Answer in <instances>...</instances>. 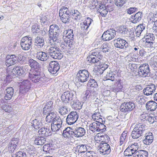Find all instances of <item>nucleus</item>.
<instances>
[{"mask_svg":"<svg viewBox=\"0 0 157 157\" xmlns=\"http://www.w3.org/2000/svg\"><path fill=\"white\" fill-rule=\"evenodd\" d=\"M73 31L71 29H68L64 31L63 33V38L64 42V46L68 47L71 50H74L75 47V42L74 41Z\"/></svg>","mask_w":157,"mask_h":157,"instance_id":"nucleus-1","label":"nucleus"},{"mask_svg":"<svg viewBox=\"0 0 157 157\" xmlns=\"http://www.w3.org/2000/svg\"><path fill=\"white\" fill-rule=\"evenodd\" d=\"M155 36L153 33H147L141 42L143 41L142 44L144 47L150 48L151 50H153L156 45L155 41Z\"/></svg>","mask_w":157,"mask_h":157,"instance_id":"nucleus-2","label":"nucleus"},{"mask_svg":"<svg viewBox=\"0 0 157 157\" xmlns=\"http://www.w3.org/2000/svg\"><path fill=\"white\" fill-rule=\"evenodd\" d=\"M28 70V66L15 67L12 69L10 74L7 75L6 78L8 79L9 78H14V76H24Z\"/></svg>","mask_w":157,"mask_h":157,"instance_id":"nucleus-3","label":"nucleus"},{"mask_svg":"<svg viewBox=\"0 0 157 157\" xmlns=\"http://www.w3.org/2000/svg\"><path fill=\"white\" fill-rule=\"evenodd\" d=\"M60 31L58 25L53 24L50 26L48 35L49 42L50 43H52L51 41L54 42L58 40L57 38L58 37Z\"/></svg>","mask_w":157,"mask_h":157,"instance_id":"nucleus-4","label":"nucleus"},{"mask_svg":"<svg viewBox=\"0 0 157 157\" xmlns=\"http://www.w3.org/2000/svg\"><path fill=\"white\" fill-rule=\"evenodd\" d=\"M103 57L101 51L97 48L92 51L91 54L86 59L90 63H95L100 62Z\"/></svg>","mask_w":157,"mask_h":157,"instance_id":"nucleus-5","label":"nucleus"},{"mask_svg":"<svg viewBox=\"0 0 157 157\" xmlns=\"http://www.w3.org/2000/svg\"><path fill=\"white\" fill-rule=\"evenodd\" d=\"M59 15L62 21L64 24H68L71 21V11L67 7L63 6L59 10Z\"/></svg>","mask_w":157,"mask_h":157,"instance_id":"nucleus-6","label":"nucleus"},{"mask_svg":"<svg viewBox=\"0 0 157 157\" xmlns=\"http://www.w3.org/2000/svg\"><path fill=\"white\" fill-rule=\"evenodd\" d=\"M146 128V125L142 123H140L136 125L132 133V138L136 139L142 136L143 132L145 130Z\"/></svg>","mask_w":157,"mask_h":157,"instance_id":"nucleus-7","label":"nucleus"},{"mask_svg":"<svg viewBox=\"0 0 157 157\" xmlns=\"http://www.w3.org/2000/svg\"><path fill=\"white\" fill-rule=\"evenodd\" d=\"M138 68L137 73L139 77L145 78L150 76L151 73L149 66L147 63L140 64Z\"/></svg>","mask_w":157,"mask_h":157,"instance_id":"nucleus-8","label":"nucleus"},{"mask_svg":"<svg viewBox=\"0 0 157 157\" xmlns=\"http://www.w3.org/2000/svg\"><path fill=\"white\" fill-rule=\"evenodd\" d=\"M48 51L50 56L54 59H60L63 58L60 50L56 46L50 47Z\"/></svg>","mask_w":157,"mask_h":157,"instance_id":"nucleus-9","label":"nucleus"},{"mask_svg":"<svg viewBox=\"0 0 157 157\" xmlns=\"http://www.w3.org/2000/svg\"><path fill=\"white\" fill-rule=\"evenodd\" d=\"M115 47L125 49L128 51L129 50L130 45L128 43L123 39L119 38L114 40Z\"/></svg>","mask_w":157,"mask_h":157,"instance_id":"nucleus-10","label":"nucleus"},{"mask_svg":"<svg viewBox=\"0 0 157 157\" xmlns=\"http://www.w3.org/2000/svg\"><path fill=\"white\" fill-rule=\"evenodd\" d=\"M116 35V32L113 29H110L105 32L101 38L104 41H109L113 39Z\"/></svg>","mask_w":157,"mask_h":157,"instance_id":"nucleus-11","label":"nucleus"},{"mask_svg":"<svg viewBox=\"0 0 157 157\" xmlns=\"http://www.w3.org/2000/svg\"><path fill=\"white\" fill-rule=\"evenodd\" d=\"M89 73L88 71L84 69L79 71L77 74V78L79 81L83 83L89 79Z\"/></svg>","mask_w":157,"mask_h":157,"instance_id":"nucleus-12","label":"nucleus"},{"mask_svg":"<svg viewBox=\"0 0 157 157\" xmlns=\"http://www.w3.org/2000/svg\"><path fill=\"white\" fill-rule=\"evenodd\" d=\"M76 97L72 91H67L64 92L62 94L61 99L63 103L66 104L71 102Z\"/></svg>","mask_w":157,"mask_h":157,"instance_id":"nucleus-13","label":"nucleus"},{"mask_svg":"<svg viewBox=\"0 0 157 157\" xmlns=\"http://www.w3.org/2000/svg\"><path fill=\"white\" fill-rule=\"evenodd\" d=\"M135 107V104L132 102H124L121 105L120 109L121 111L127 113L132 111Z\"/></svg>","mask_w":157,"mask_h":157,"instance_id":"nucleus-14","label":"nucleus"},{"mask_svg":"<svg viewBox=\"0 0 157 157\" xmlns=\"http://www.w3.org/2000/svg\"><path fill=\"white\" fill-rule=\"evenodd\" d=\"M78 117V115L77 112H71L67 117L66 122L68 124H72L77 121Z\"/></svg>","mask_w":157,"mask_h":157,"instance_id":"nucleus-15","label":"nucleus"},{"mask_svg":"<svg viewBox=\"0 0 157 157\" xmlns=\"http://www.w3.org/2000/svg\"><path fill=\"white\" fill-rule=\"evenodd\" d=\"M31 88V83L28 80H24L20 85V93L24 94L28 92Z\"/></svg>","mask_w":157,"mask_h":157,"instance_id":"nucleus-16","label":"nucleus"},{"mask_svg":"<svg viewBox=\"0 0 157 157\" xmlns=\"http://www.w3.org/2000/svg\"><path fill=\"white\" fill-rule=\"evenodd\" d=\"M59 69V64L58 62L53 61L50 62L48 71L51 74L54 75L56 74Z\"/></svg>","mask_w":157,"mask_h":157,"instance_id":"nucleus-17","label":"nucleus"},{"mask_svg":"<svg viewBox=\"0 0 157 157\" xmlns=\"http://www.w3.org/2000/svg\"><path fill=\"white\" fill-rule=\"evenodd\" d=\"M72 130H74L75 137H81L83 136L86 133V130L83 128L74 126L72 127Z\"/></svg>","mask_w":157,"mask_h":157,"instance_id":"nucleus-18","label":"nucleus"},{"mask_svg":"<svg viewBox=\"0 0 157 157\" xmlns=\"http://www.w3.org/2000/svg\"><path fill=\"white\" fill-rule=\"evenodd\" d=\"M155 90V85L151 83L146 86V87L144 89L143 92L144 94L147 96H148L151 95L154 93Z\"/></svg>","mask_w":157,"mask_h":157,"instance_id":"nucleus-19","label":"nucleus"},{"mask_svg":"<svg viewBox=\"0 0 157 157\" xmlns=\"http://www.w3.org/2000/svg\"><path fill=\"white\" fill-rule=\"evenodd\" d=\"M17 59L16 56L14 55L8 56L6 60V66L9 67L17 63Z\"/></svg>","mask_w":157,"mask_h":157,"instance_id":"nucleus-20","label":"nucleus"},{"mask_svg":"<svg viewBox=\"0 0 157 157\" xmlns=\"http://www.w3.org/2000/svg\"><path fill=\"white\" fill-rule=\"evenodd\" d=\"M100 151L104 154H109L111 151L110 146L107 143H101L99 146Z\"/></svg>","mask_w":157,"mask_h":157,"instance_id":"nucleus-21","label":"nucleus"},{"mask_svg":"<svg viewBox=\"0 0 157 157\" xmlns=\"http://www.w3.org/2000/svg\"><path fill=\"white\" fill-rule=\"evenodd\" d=\"M74 130H72V127L67 128L63 131V136L65 137L68 138H74L75 137V133Z\"/></svg>","mask_w":157,"mask_h":157,"instance_id":"nucleus-22","label":"nucleus"},{"mask_svg":"<svg viewBox=\"0 0 157 157\" xmlns=\"http://www.w3.org/2000/svg\"><path fill=\"white\" fill-rule=\"evenodd\" d=\"M85 95L86 99H88L89 101H91L93 102L94 101H96L95 99H98V98H96L97 94L95 91L90 92L89 91L87 90L86 91Z\"/></svg>","mask_w":157,"mask_h":157,"instance_id":"nucleus-23","label":"nucleus"},{"mask_svg":"<svg viewBox=\"0 0 157 157\" xmlns=\"http://www.w3.org/2000/svg\"><path fill=\"white\" fill-rule=\"evenodd\" d=\"M49 57L48 54L43 52H37L36 55V59L42 61H46Z\"/></svg>","mask_w":157,"mask_h":157,"instance_id":"nucleus-24","label":"nucleus"},{"mask_svg":"<svg viewBox=\"0 0 157 157\" xmlns=\"http://www.w3.org/2000/svg\"><path fill=\"white\" fill-rule=\"evenodd\" d=\"M72 107L76 109H82V105L76 97L71 102Z\"/></svg>","mask_w":157,"mask_h":157,"instance_id":"nucleus-25","label":"nucleus"},{"mask_svg":"<svg viewBox=\"0 0 157 157\" xmlns=\"http://www.w3.org/2000/svg\"><path fill=\"white\" fill-rule=\"evenodd\" d=\"M13 87H8L5 91V94L4 96L5 99L6 100H9L11 99L13 95Z\"/></svg>","mask_w":157,"mask_h":157,"instance_id":"nucleus-26","label":"nucleus"},{"mask_svg":"<svg viewBox=\"0 0 157 157\" xmlns=\"http://www.w3.org/2000/svg\"><path fill=\"white\" fill-rule=\"evenodd\" d=\"M130 29L124 26H120L117 30V32L124 36H127L130 34Z\"/></svg>","mask_w":157,"mask_h":157,"instance_id":"nucleus-27","label":"nucleus"},{"mask_svg":"<svg viewBox=\"0 0 157 157\" xmlns=\"http://www.w3.org/2000/svg\"><path fill=\"white\" fill-rule=\"evenodd\" d=\"M52 102L51 101H49L46 104L43 109V114L48 115L50 113V112L52 109Z\"/></svg>","mask_w":157,"mask_h":157,"instance_id":"nucleus-28","label":"nucleus"},{"mask_svg":"<svg viewBox=\"0 0 157 157\" xmlns=\"http://www.w3.org/2000/svg\"><path fill=\"white\" fill-rule=\"evenodd\" d=\"M120 74L118 73L117 71L112 72V71H109V73L107 72L106 76V78L107 80H110L112 81H114L115 78L119 76Z\"/></svg>","mask_w":157,"mask_h":157,"instance_id":"nucleus-29","label":"nucleus"},{"mask_svg":"<svg viewBox=\"0 0 157 157\" xmlns=\"http://www.w3.org/2000/svg\"><path fill=\"white\" fill-rule=\"evenodd\" d=\"M35 44L39 48H43L45 44L44 38L41 36H37L35 39Z\"/></svg>","mask_w":157,"mask_h":157,"instance_id":"nucleus-30","label":"nucleus"},{"mask_svg":"<svg viewBox=\"0 0 157 157\" xmlns=\"http://www.w3.org/2000/svg\"><path fill=\"white\" fill-rule=\"evenodd\" d=\"M146 107L148 110L154 111L157 108V103L153 101H149L147 103Z\"/></svg>","mask_w":157,"mask_h":157,"instance_id":"nucleus-31","label":"nucleus"},{"mask_svg":"<svg viewBox=\"0 0 157 157\" xmlns=\"http://www.w3.org/2000/svg\"><path fill=\"white\" fill-rule=\"evenodd\" d=\"M132 16V18L133 19L132 21V22L134 23H136L141 20L143 16L142 13L138 12L134 16Z\"/></svg>","mask_w":157,"mask_h":157,"instance_id":"nucleus-32","label":"nucleus"},{"mask_svg":"<svg viewBox=\"0 0 157 157\" xmlns=\"http://www.w3.org/2000/svg\"><path fill=\"white\" fill-rule=\"evenodd\" d=\"M49 131V129L43 127L39 130L38 132L40 135L41 136L44 137V136H49L50 135V132Z\"/></svg>","mask_w":157,"mask_h":157,"instance_id":"nucleus-33","label":"nucleus"},{"mask_svg":"<svg viewBox=\"0 0 157 157\" xmlns=\"http://www.w3.org/2000/svg\"><path fill=\"white\" fill-rule=\"evenodd\" d=\"M28 64L32 69H40V65L36 61L33 59H30L28 61Z\"/></svg>","mask_w":157,"mask_h":157,"instance_id":"nucleus-34","label":"nucleus"},{"mask_svg":"<svg viewBox=\"0 0 157 157\" xmlns=\"http://www.w3.org/2000/svg\"><path fill=\"white\" fill-rule=\"evenodd\" d=\"M99 8L98 10L103 17H105L108 13V11L106 9V6L102 4L99 5L98 7Z\"/></svg>","mask_w":157,"mask_h":157,"instance_id":"nucleus-35","label":"nucleus"},{"mask_svg":"<svg viewBox=\"0 0 157 157\" xmlns=\"http://www.w3.org/2000/svg\"><path fill=\"white\" fill-rule=\"evenodd\" d=\"M152 133H149L148 135L145 136V139L143 140L144 143L146 145H149L153 141V137Z\"/></svg>","mask_w":157,"mask_h":157,"instance_id":"nucleus-36","label":"nucleus"},{"mask_svg":"<svg viewBox=\"0 0 157 157\" xmlns=\"http://www.w3.org/2000/svg\"><path fill=\"white\" fill-rule=\"evenodd\" d=\"M45 138L43 136H38L36 137L34 141V143L37 145H41L44 144L46 141Z\"/></svg>","mask_w":157,"mask_h":157,"instance_id":"nucleus-37","label":"nucleus"},{"mask_svg":"<svg viewBox=\"0 0 157 157\" xmlns=\"http://www.w3.org/2000/svg\"><path fill=\"white\" fill-rule=\"evenodd\" d=\"M71 11V14L73 16V18L75 20H79L81 18V13L77 10H74Z\"/></svg>","mask_w":157,"mask_h":157,"instance_id":"nucleus-38","label":"nucleus"},{"mask_svg":"<svg viewBox=\"0 0 157 157\" xmlns=\"http://www.w3.org/2000/svg\"><path fill=\"white\" fill-rule=\"evenodd\" d=\"M29 78L35 83H40L42 81V78L40 75L29 77Z\"/></svg>","mask_w":157,"mask_h":157,"instance_id":"nucleus-39","label":"nucleus"},{"mask_svg":"<svg viewBox=\"0 0 157 157\" xmlns=\"http://www.w3.org/2000/svg\"><path fill=\"white\" fill-rule=\"evenodd\" d=\"M32 45V37L31 36H26L23 37L21 40L20 43Z\"/></svg>","mask_w":157,"mask_h":157,"instance_id":"nucleus-40","label":"nucleus"},{"mask_svg":"<svg viewBox=\"0 0 157 157\" xmlns=\"http://www.w3.org/2000/svg\"><path fill=\"white\" fill-rule=\"evenodd\" d=\"M89 147L85 144L79 145L77 147L78 152L79 153H84L86 152L88 148Z\"/></svg>","mask_w":157,"mask_h":157,"instance_id":"nucleus-41","label":"nucleus"},{"mask_svg":"<svg viewBox=\"0 0 157 157\" xmlns=\"http://www.w3.org/2000/svg\"><path fill=\"white\" fill-rule=\"evenodd\" d=\"M56 115L54 112L48 113L46 117V121L48 123H53Z\"/></svg>","mask_w":157,"mask_h":157,"instance_id":"nucleus-42","label":"nucleus"},{"mask_svg":"<svg viewBox=\"0 0 157 157\" xmlns=\"http://www.w3.org/2000/svg\"><path fill=\"white\" fill-rule=\"evenodd\" d=\"M145 26L143 25H138L135 29L136 36L139 37L141 34V33L144 29Z\"/></svg>","mask_w":157,"mask_h":157,"instance_id":"nucleus-43","label":"nucleus"},{"mask_svg":"<svg viewBox=\"0 0 157 157\" xmlns=\"http://www.w3.org/2000/svg\"><path fill=\"white\" fill-rule=\"evenodd\" d=\"M32 126L35 129H38L43 125L42 123L40 120L35 119L33 121Z\"/></svg>","mask_w":157,"mask_h":157,"instance_id":"nucleus-44","label":"nucleus"},{"mask_svg":"<svg viewBox=\"0 0 157 157\" xmlns=\"http://www.w3.org/2000/svg\"><path fill=\"white\" fill-rule=\"evenodd\" d=\"M98 123L97 122H93L89 125V129L93 132H98Z\"/></svg>","mask_w":157,"mask_h":157,"instance_id":"nucleus-45","label":"nucleus"},{"mask_svg":"<svg viewBox=\"0 0 157 157\" xmlns=\"http://www.w3.org/2000/svg\"><path fill=\"white\" fill-rule=\"evenodd\" d=\"M40 69H31L29 73V76L38 75H40Z\"/></svg>","mask_w":157,"mask_h":157,"instance_id":"nucleus-46","label":"nucleus"},{"mask_svg":"<svg viewBox=\"0 0 157 157\" xmlns=\"http://www.w3.org/2000/svg\"><path fill=\"white\" fill-rule=\"evenodd\" d=\"M126 134V131H124L121 134L120 139L119 145L120 146H121L123 144L125 143L126 142V136H127Z\"/></svg>","mask_w":157,"mask_h":157,"instance_id":"nucleus-47","label":"nucleus"},{"mask_svg":"<svg viewBox=\"0 0 157 157\" xmlns=\"http://www.w3.org/2000/svg\"><path fill=\"white\" fill-rule=\"evenodd\" d=\"M17 60V63H19L20 64H22L25 63V57L22 54H20L16 56Z\"/></svg>","mask_w":157,"mask_h":157,"instance_id":"nucleus-48","label":"nucleus"},{"mask_svg":"<svg viewBox=\"0 0 157 157\" xmlns=\"http://www.w3.org/2000/svg\"><path fill=\"white\" fill-rule=\"evenodd\" d=\"M11 157H27V155L25 152L19 151L13 154Z\"/></svg>","mask_w":157,"mask_h":157,"instance_id":"nucleus-49","label":"nucleus"},{"mask_svg":"<svg viewBox=\"0 0 157 157\" xmlns=\"http://www.w3.org/2000/svg\"><path fill=\"white\" fill-rule=\"evenodd\" d=\"M87 85L88 86L93 88H96L98 86L97 82L94 79L90 78Z\"/></svg>","mask_w":157,"mask_h":157,"instance_id":"nucleus-50","label":"nucleus"},{"mask_svg":"<svg viewBox=\"0 0 157 157\" xmlns=\"http://www.w3.org/2000/svg\"><path fill=\"white\" fill-rule=\"evenodd\" d=\"M61 127V125L53 123L51 124V129L52 131L56 132L58 131Z\"/></svg>","mask_w":157,"mask_h":157,"instance_id":"nucleus-51","label":"nucleus"},{"mask_svg":"<svg viewBox=\"0 0 157 157\" xmlns=\"http://www.w3.org/2000/svg\"><path fill=\"white\" fill-rule=\"evenodd\" d=\"M52 145L51 144H45L43 147V151L47 153H50L52 149Z\"/></svg>","mask_w":157,"mask_h":157,"instance_id":"nucleus-52","label":"nucleus"},{"mask_svg":"<svg viewBox=\"0 0 157 157\" xmlns=\"http://www.w3.org/2000/svg\"><path fill=\"white\" fill-rule=\"evenodd\" d=\"M59 110V113L61 115H63L67 114L68 112L67 107L65 106L60 107Z\"/></svg>","mask_w":157,"mask_h":157,"instance_id":"nucleus-53","label":"nucleus"},{"mask_svg":"<svg viewBox=\"0 0 157 157\" xmlns=\"http://www.w3.org/2000/svg\"><path fill=\"white\" fill-rule=\"evenodd\" d=\"M98 132H104L106 131V126L104 124L98 123Z\"/></svg>","mask_w":157,"mask_h":157,"instance_id":"nucleus-54","label":"nucleus"},{"mask_svg":"<svg viewBox=\"0 0 157 157\" xmlns=\"http://www.w3.org/2000/svg\"><path fill=\"white\" fill-rule=\"evenodd\" d=\"M101 140H102L101 143H107L110 140L109 136L106 134H104L101 136Z\"/></svg>","mask_w":157,"mask_h":157,"instance_id":"nucleus-55","label":"nucleus"},{"mask_svg":"<svg viewBox=\"0 0 157 157\" xmlns=\"http://www.w3.org/2000/svg\"><path fill=\"white\" fill-rule=\"evenodd\" d=\"M138 66V64L134 63H129L128 64L129 68L133 72L136 71L137 70Z\"/></svg>","mask_w":157,"mask_h":157,"instance_id":"nucleus-56","label":"nucleus"},{"mask_svg":"<svg viewBox=\"0 0 157 157\" xmlns=\"http://www.w3.org/2000/svg\"><path fill=\"white\" fill-rule=\"evenodd\" d=\"M109 66L106 64H103L99 66V70L100 71V74H101L103 73V71L105 70Z\"/></svg>","mask_w":157,"mask_h":157,"instance_id":"nucleus-57","label":"nucleus"},{"mask_svg":"<svg viewBox=\"0 0 157 157\" xmlns=\"http://www.w3.org/2000/svg\"><path fill=\"white\" fill-rule=\"evenodd\" d=\"M53 123L62 125L63 122L59 116H57L56 115Z\"/></svg>","mask_w":157,"mask_h":157,"instance_id":"nucleus-58","label":"nucleus"},{"mask_svg":"<svg viewBox=\"0 0 157 157\" xmlns=\"http://www.w3.org/2000/svg\"><path fill=\"white\" fill-rule=\"evenodd\" d=\"M31 30L33 33H38L40 30V26L37 25H34L32 26Z\"/></svg>","mask_w":157,"mask_h":157,"instance_id":"nucleus-59","label":"nucleus"},{"mask_svg":"<svg viewBox=\"0 0 157 157\" xmlns=\"http://www.w3.org/2000/svg\"><path fill=\"white\" fill-rule=\"evenodd\" d=\"M1 108L6 112H10L12 111L11 106L8 105H5L1 106Z\"/></svg>","mask_w":157,"mask_h":157,"instance_id":"nucleus-60","label":"nucleus"},{"mask_svg":"<svg viewBox=\"0 0 157 157\" xmlns=\"http://www.w3.org/2000/svg\"><path fill=\"white\" fill-rule=\"evenodd\" d=\"M20 45L22 49L25 50H29L32 47V45L23 43H20Z\"/></svg>","mask_w":157,"mask_h":157,"instance_id":"nucleus-61","label":"nucleus"},{"mask_svg":"<svg viewBox=\"0 0 157 157\" xmlns=\"http://www.w3.org/2000/svg\"><path fill=\"white\" fill-rule=\"evenodd\" d=\"M116 84H117L116 87L113 90V91L115 92L121 91L123 88V86L120 82H117Z\"/></svg>","mask_w":157,"mask_h":157,"instance_id":"nucleus-62","label":"nucleus"},{"mask_svg":"<svg viewBox=\"0 0 157 157\" xmlns=\"http://www.w3.org/2000/svg\"><path fill=\"white\" fill-rule=\"evenodd\" d=\"M126 0H114L115 3L117 6H121L125 2Z\"/></svg>","mask_w":157,"mask_h":157,"instance_id":"nucleus-63","label":"nucleus"},{"mask_svg":"<svg viewBox=\"0 0 157 157\" xmlns=\"http://www.w3.org/2000/svg\"><path fill=\"white\" fill-rule=\"evenodd\" d=\"M138 9L136 7H130L126 10V12L128 14H131L135 11H137Z\"/></svg>","mask_w":157,"mask_h":157,"instance_id":"nucleus-64","label":"nucleus"}]
</instances>
